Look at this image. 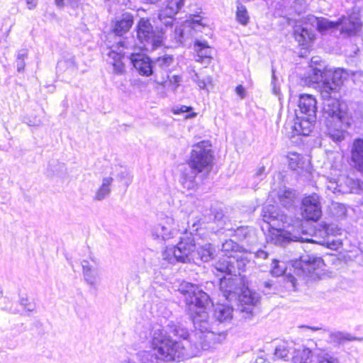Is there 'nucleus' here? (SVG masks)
Listing matches in <instances>:
<instances>
[{
	"mask_svg": "<svg viewBox=\"0 0 363 363\" xmlns=\"http://www.w3.org/2000/svg\"><path fill=\"white\" fill-rule=\"evenodd\" d=\"M180 291L184 295L185 302L194 330L189 333L182 324L168 323L169 332L174 336L187 340L197 350H206L211 347L216 333L225 335V331L216 332L207 320V308L211 303L209 295L196 284L186 283L181 286Z\"/></svg>",
	"mask_w": 363,
	"mask_h": 363,
	"instance_id": "f257e3e1",
	"label": "nucleus"
},
{
	"mask_svg": "<svg viewBox=\"0 0 363 363\" xmlns=\"http://www.w3.org/2000/svg\"><path fill=\"white\" fill-rule=\"evenodd\" d=\"M186 162L188 168L182 173V184L189 190L194 189L209 177L216 163L211 142L204 140L195 143Z\"/></svg>",
	"mask_w": 363,
	"mask_h": 363,
	"instance_id": "f03ea898",
	"label": "nucleus"
},
{
	"mask_svg": "<svg viewBox=\"0 0 363 363\" xmlns=\"http://www.w3.org/2000/svg\"><path fill=\"white\" fill-rule=\"evenodd\" d=\"M220 291L226 301H237L238 309L246 319L254 316L255 308L261 301L260 294L250 287L246 276H240L235 280L222 279Z\"/></svg>",
	"mask_w": 363,
	"mask_h": 363,
	"instance_id": "7ed1b4c3",
	"label": "nucleus"
},
{
	"mask_svg": "<svg viewBox=\"0 0 363 363\" xmlns=\"http://www.w3.org/2000/svg\"><path fill=\"white\" fill-rule=\"evenodd\" d=\"M154 353L143 350L136 354L139 363H164L174 361L179 357L184 346L179 341L173 340L163 329L155 330L151 338Z\"/></svg>",
	"mask_w": 363,
	"mask_h": 363,
	"instance_id": "20e7f679",
	"label": "nucleus"
},
{
	"mask_svg": "<svg viewBox=\"0 0 363 363\" xmlns=\"http://www.w3.org/2000/svg\"><path fill=\"white\" fill-rule=\"evenodd\" d=\"M344 74L343 70H337L335 73L328 74L333 79V82L328 80L325 81L323 84L320 86V92L322 98L325 100L323 108L324 116L332 118L335 121L349 125L350 119L343 109V105L338 100L333 98V95L340 91L343 84Z\"/></svg>",
	"mask_w": 363,
	"mask_h": 363,
	"instance_id": "39448f33",
	"label": "nucleus"
},
{
	"mask_svg": "<svg viewBox=\"0 0 363 363\" xmlns=\"http://www.w3.org/2000/svg\"><path fill=\"white\" fill-rule=\"evenodd\" d=\"M188 229L190 235L187 234L180 238L179 242L172 247H167L163 252L164 259L172 263L174 262H189L194 259L196 242L194 236L201 237L202 225L201 219L189 220L187 222Z\"/></svg>",
	"mask_w": 363,
	"mask_h": 363,
	"instance_id": "423d86ee",
	"label": "nucleus"
},
{
	"mask_svg": "<svg viewBox=\"0 0 363 363\" xmlns=\"http://www.w3.org/2000/svg\"><path fill=\"white\" fill-rule=\"evenodd\" d=\"M261 216L267 224V230L276 227H301L302 220L296 216H289L278 206L265 205L262 207Z\"/></svg>",
	"mask_w": 363,
	"mask_h": 363,
	"instance_id": "0eeeda50",
	"label": "nucleus"
},
{
	"mask_svg": "<svg viewBox=\"0 0 363 363\" xmlns=\"http://www.w3.org/2000/svg\"><path fill=\"white\" fill-rule=\"evenodd\" d=\"M164 34L162 30L156 32L149 19L142 18L137 24V38L143 45L144 50H154L160 46L163 41Z\"/></svg>",
	"mask_w": 363,
	"mask_h": 363,
	"instance_id": "6e6552de",
	"label": "nucleus"
},
{
	"mask_svg": "<svg viewBox=\"0 0 363 363\" xmlns=\"http://www.w3.org/2000/svg\"><path fill=\"white\" fill-rule=\"evenodd\" d=\"M301 213L306 220L317 222L322 216L320 196L313 193L303 197L300 206Z\"/></svg>",
	"mask_w": 363,
	"mask_h": 363,
	"instance_id": "1a4fd4ad",
	"label": "nucleus"
},
{
	"mask_svg": "<svg viewBox=\"0 0 363 363\" xmlns=\"http://www.w3.org/2000/svg\"><path fill=\"white\" fill-rule=\"evenodd\" d=\"M301 227H276L267 230L266 235L267 242L275 245L284 246L294 241L296 236L294 233L299 232Z\"/></svg>",
	"mask_w": 363,
	"mask_h": 363,
	"instance_id": "9d476101",
	"label": "nucleus"
},
{
	"mask_svg": "<svg viewBox=\"0 0 363 363\" xmlns=\"http://www.w3.org/2000/svg\"><path fill=\"white\" fill-rule=\"evenodd\" d=\"M212 272L216 277L219 278V285L222 279H238L236 276L235 267L233 266V262L231 260V256H223L219 258L217 261L212 264Z\"/></svg>",
	"mask_w": 363,
	"mask_h": 363,
	"instance_id": "9b49d317",
	"label": "nucleus"
},
{
	"mask_svg": "<svg viewBox=\"0 0 363 363\" xmlns=\"http://www.w3.org/2000/svg\"><path fill=\"white\" fill-rule=\"evenodd\" d=\"M298 106L300 117L306 122L312 124L316 120L317 101L311 94H303L299 96Z\"/></svg>",
	"mask_w": 363,
	"mask_h": 363,
	"instance_id": "f8f14e48",
	"label": "nucleus"
},
{
	"mask_svg": "<svg viewBox=\"0 0 363 363\" xmlns=\"http://www.w3.org/2000/svg\"><path fill=\"white\" fill-rule=\"evenodd\" d=\"M151 3H156L160 0H149ZM164 7L159 14L160 21L167 27L173 22V17L179 12L184 5V0H164Z\"/></svg>",
	"mask_w": 363,
	"mask_h": 363,
	"instance_id": "ddd939ff",
	"label": "nucleus"
},
{
	"mask_svg": "<svg viewBox=\"0 0 363 363\" xmlns=\"http://www.w3.org/2000/svg\"><path fill=\"white\" fill-rule=\"evenodd\" d=\"M200 16H195L191 21H186L180 28L175 30V38L177 41L182 42L189 36L192 35V30H199V28L204 26Z\"/></svg>",
	"mask_w": 363,
	"mask_h": 363,
	"instance_id": "4468645a",
	"label": "nucleus"
},
{
	"mask_svg": "<svg viewBox=\"0 0 363 363\" xmlns=\"http://www.w3.org/2000/svg\"><path fill=\"white\" fill-rule=\"evenodd\" d=\"M233 236L245 244L247 246H253L257 242L255 228L248 225H240L236 228L232 229Z\"/></svg>",
	"mask_w": 363,
	"mask_h": 363,
	"instance_id": "2eb2a0df",
	"label": "nucleus"
},
{
	"mask_svg": "<svg viewBox=\"0 0 363 363\" xmlns=\"http://www.w3.org/2000/svg\"><path fill=\"white\" fill-rule=\"evenodd\" d=\"M82 267L83 269V275L85 281L89 286V292L94 296L97 295V279H98V272L97 269L93 268L90 265L89 261L84 259L82 262Z\"/></svg>",
	"mask_w": 363,
	"mask_h": 363,
	"instance_id": "dca6fc26",
	"label": "nucleus"
},
{
	"mask_svg": "<svg viewBox=\"0 0 363 363\" xmlns=\"http://www.w3.org/2000/svg\"><path fill=\"white\" fill-rule=\"evenodd\" d=\"M134 67L139 73L144 76H150L152 74L154 66L147 56L140 54H133L130 58Z\"/></svg>",
	"mask_w": 363,
	"mask_h": 363,
	"instance_id": "f3484780",
	"label": "nucleus"
},
{
	"mask_svg": "<svg viewBox=\"0 0 363 363\" xmlns=\"http://www.w3.org/2000/svg\"><path fill=\"white\" fill-rule=\"evenodd\" d=\"M351 159L355 169L363 176V138H355L351 149Z\"/></svg>",
	"mask_w": 363,
	"mask_h": 363,
	"instance_id": "a211bd4d",
	"label": "nucleus"
},
{
	"mask_svg": "<svg viewBox=\"0 0 363 363\" xmlns=\"http://www.w3.org/2000/svg\"><path fill=\"white\" fill-rule=\"evenodd\" d=\"M324 264L321 257L307 255L306 258H301L298 268L306 276H311L316 269H320Z\"/></svg>",
	"mask_w": 363,
	"mask_h": 363,
	"instance_id": "6ab92c4d",
	"label": "nucleus"
},
{
	"mask_svg": "<svg viewBox=\"0 0 363 363\" xmlns=\"http://www.w3.org/2000/svg\"><path fill=\"white\" fill-rule=\"evenodd\" d=\"M201 219V223L204 222L202 225V230L206 228V223L208 222H213L217 224L220 229L225 228L226 221L228 220V216H226L221 208H211L208 218L206 216L203 217H196L192 220Z\"/></svg>",
	"mask_w": 363,
	"mask_h": 363,
	"instance_id": "aec40b11",
	"label": "nucleus"
},
{
	"mask_svg": "<svg viewBox=\"0 0 363 363\" xmlns=\"http://www.w3.org/2000/svg\"><path fill=\"white\" fill-rule=\"evenodd\" d=\"M133 24V16L130 13H125L121 16L116 18L112 22L113 33L121 36L126 33Z\"/></svg>",
	"mask_w": 363,
	"mask_h": 363,
	"instance_id": "412c9836",
	"label": "nucleus"
},
{
	"mask_svg": "<svg viewBox=\"0 0 363 363\" xmlns=\"http://www.w3.org/2000/svg\"><path fill=\"white\" fill-rule=\"evenodd\" d=\"M280 203L288 210H296L298 203L296 191L287 188L279 193Z\"/></svg>",
	"mask_w": 363,
	"mask_h": 363,
	"instance_id": "4be33fe9",
	"label": "nucleus"
},
{
	"mask_svg": "<svg viewBox=\"0 0 363 363\" xmlns=\"http://www.w3.org/2000/svg\"><path fill=\"white\" fill-rule=\"evenodd\" d=\"M216 255V250L211 243L196 245L194 259H199L203 262L213 260Z\"/></svg>",
	"mask_w": 363,
	"mask_h": 363,
	"instance_id": "5701e85b",
	"label": "nucleus"
},
{
	"mask_svg": "<svg viewBox=\"0 0 363 363\" xmlns=\"http://www.w3.org/2000/svg\"><path fill=\"white\" fill-rule=\"evenodd\" d=\"M233 308L229 303H218L213 311V316L216 322L223 323L233 318Z\"/></svg>",
	"mask_w": 363,
	"mask_h": 363,
	"instance_id": "b1692460",
	"label": "nucleus"
},
{
	"mask_svg": "<svg viewBox=\"0 0 363 363\" xmlns=\"http://www.w3.org/2000/svg\"><path fill=\"white\" fill-rule=\"evenodd\" d=\"M107 61L113 68L116 74H123L125 72V57L121 52L110 50L108 53Z\"/></svg>",
	"mask_w": 363,
	"mask_h": 363,
	"instance_id": "393cba45",
	"label": "nucleus"
},
{
	"mask_svg": "<svg viewBox=\"0 0 363 363\" xmlns=\"http://www.w3.org/2000/svg\"><path fill=\"white\" fill-rule=\"evenodd\" d=\"M67 166L57 159H51L48 164L46 176L48 177H57L62 178L67 174Z\"/></svg>",
	"mask_w": 363,
	"mask_h": 363,
	"instance_id": "a878e982",
	"label": "nucleus"
},
{
	"mask_svg": "<svg viewBox=\"0 0 363 363\" xmlns=\"http://www.w3.org/2000/svg\"><path fill=\"white\" fill-rule=\"evenodd\" d=\"M294 37L298 44L304 48L309 47L315 40V35L312 31L298 26L294 30Z\"/></svg>",
	"mask_w": 363,
	"mask_h": 363,
	"instance_id": "bb28decb",
	"label": "nucleus"
},
{
	"mask_svg": "<svg viewBox=\"0 0 363 363\" xmlns=\"http://www.w3.org/2000/svg\"><path fill=\"white\" fill-rule=\"evenodd\" d=\"M330 342L335 345V346H340L347 342H352L355 340H359L360 339L356 336L351 335L347 332L342 331H335L329 334Z\"/></svg>",
	"mask_w": 363,
	"mask_h": 363,
	"instance_id": "cd10ccee",
	"label": "nucleus"
},
{
	"mask_svg": "<svg viewBox=\"0 0 363 363\" xmlns=\"http://www.w3.org/2000/svg\"><path fill=\"white\" fill-rule=\"evenodd\" d=\"M150 232L154 240L165 241L172 238L171 229L162 223L152 226Z\"/></svg>",
	"mask_w": 363,
	"mask_h": 363,
	"instance_id": "c85d7f7f",
	"label": "nucleus"
},
{
	"mask_svg": "<svg viewBox=\"0 0 363 363\" xmlns=\"http://www.w3.org/2000/svg\"><path fill=\"white\" fill-rule=\"evenodd\" d=\"M341 27V32L346 33L347 35L355 34L360 28V23L357 20L352 18H342L338 21Z\"/></svg>",
	"mask_w": 363,
	"mask_h": 363,
	"instance_id": "c756f323",
	"label": "nucleus"
},
{
	"mask_svg": "<svg viewBox=\"0 0 363 363\" xmlns=\"http://www.w3.org/2000/svg\"><path fill=\"white\" fill-rule=\"evenodd\" d=\"M221 250L225 253L223 256L237 255L238 252H246L242 245H239L232 239L225 240L221 244Z\"/></svg>",
	"mask_w": 363,
	"mask_h": 363,
	"instance_id": "7c9ffc66",
	"label": "nucleus"
},
{
	"mask_svg": "<svg viewBox=\"0 0 363 363\" xmlns=\"http://www.w3.org/2000/svg\"><path fill=\"white\" fill-rule=\"evenodd\" d=\"M337 70H342V69H337L333 71L332 69H325V70L323 71L320 69L317 68V67L313 68V69H311L312 76H310L311 81L313 82H321L320 86L323 84L325 81L328 80L329 82H333V79H331L330 77H329L328 75V74H329V73L330 74L335 73Z\"/></svg>",
	"mask_w": 363,
	"mask_h": 363,
	"instance_id": "2f4dec72",
	"label": "nucleus"
},
{
	"mask_svg": "<svg viewBox=\"0 0 363 363\" xmlns=\"http://www.w3.org/2000/svg\"><path fill=\"white\" fill-rule=\"evenodd\" d=\"M294 352V363H313V355L311 349L303 347L302 350H296Z\"/></svg>",
	"mask_w": 363,
	"mask_h": 363,
	"instance_id": "473e14b6",
	"label": "nucleus"
},
{
	"mask_svg": "<svg viewBox=\"0 0 363 363\" xmlns=\"http://www.w3.org/2000/svg\"><path fill=\"white\" fill-rule=\"evenodd\" d=\"M113 179L111 177H106L103 178L102 183L97 191L96 192L95 199L101 201L111 192V186Z\"/></svg>",
	"mask_w": 363,
	"mask_h": 363,
	"instance_id": "72a5a7b5",
	"label": "nucleus"
},
{
	"mask_svg": "<svg viewBox=\"0 0 363 363\" xmlns=\"http://www.w3.org/2000/svg\"><path fill=\"white\" fill-rule=\"evenodd\" d=\"M231 260L232 262H233V266L235 267L237 277L238 274H239L240 277L242 276L241 273L245 272L247 264L250 261V259L244 254L240 256L231 255Z\"/></svg>",
	"mask_w": 363,
	"mask_h": 363,
	"instance_id": "f704fd0d",
	"label": "nucleus"
},
{
	"mask_svg": "<svg viewBox=\"0 0 363 363\" xmlns=\"http://www.w3.org/2000/svg\"><path fill=\"white\" fill-rule=\"evenodd\" d=\"M288 166L291 171L302 169L304 165V160L301 154L297 152H291L287 157Z\"/></svg>",
	"mask_w": 363,
	"mask_h": 363,
	"instance_id": "c9c22d12",
	"label": "nucleus"
},
{
	"mask_svg": "<svg viewBox=\"0 0 363 363\" xmlns=\"http://www.w3.org/2000/svg\"><path fill=\"white\" fill-rule=\"evenodd\" d=\"M195 50L199 57L196 60L199 62L201 61L203 58L211 57L212 54V49L208 46L206 41L196 40L195 42Z\"/></svg>",
	"mask_w": 363,
	"mask_h": 363,
	"instance_id": "e433bc0d",
	"label": "nucleus"
},
{
	"mask_svg": "<svg viewBox=\"0 0 363 363\" xmlns=\"http://www.w3.org/2000/svg\"><path fill=\"white\" fill-rule=\"evenodd\" d=\"M154 69H166L173 63V57L169 55H164L162 57H157L153 61Z\"/></svg>",
	"mask_w": 363,
	"mask_h": 363,
	"instance_id": "4c0bfd02",
	"label": "nucleus"
},
{
	"mask_svg": "<svg viewBox=\"0 0 363 363\" xmlns=\"http://www.w3.org/2000/svg\"><path fill=\"white\" fill-rule=\"evenodd\" d=\"M340 26V22L330 21L325 18L317 19V29L320 33L326 32L333 28H336Z\"/></svg>",
	"mask_w": 363,
	"mask_h": 363,
	"instance_id": "58836bf2",
	"label": "nucleus"
},
{
	"mask_svg": "<svg viewBox=\"0 0 363 363\" xmlns=\"http://www.w3.org/2000/svg\"><path fill=\"white\" fill-rule=\"evenodd\" d=\"M236 18L237 20L242 25H246L249 20V16L247 15V11L246 8L240 4H238L237 6V12H236Z\"/></svg>",
	"mask_w": 363,
	"mask_h": 363,
	"instance_id": "ea45409f",
	"label": "nucleus"
},
{
	"mask_svg": "<svg viewBox=\"0 0 363 363\" xmlns=\"http://www.w3.org/2000/svg\"><path fill=\"white\" fill-rule=\"evenodd\" d=\"M289 352L286 346L284 345H278L274 349V355L278 359L287 361L289 359Z\"/></svg>",
	"mask_w": 363,
	"mask_h": 363,
	"instance_id": "a19ab883",
	"label": "nucleus"
},
{
	"mask_svg": "<svg viewBox=\"0 0 363 363\" xmlns=\"http://www.w3.org/2000/svg\"><path fill=\"white\" fill-rule=\"evenodd\" d=\"M19 304L24 308L28 316H30V313L34 311L35 309V303L34 302H30L27 296L21 297Z\"/></svg>",
	"mask_w": 363,
	"mask_h": 363,
	"instance_id": "79ce46f5",
	"label": "nucleus"
},
{
	"mask_svg": "<svg viewBox=\"0 0 363 363\" xmlns=\"http://www.w3.org/2000/svg\"><path fill=\"white\" fill-rule=\"evenodd\" d=\"M117 179L120 182H123L124 186L127 188L132 182V177L128 170L121 171L117 174Z\"/></svg>",
	"mask_w": 363,
	"mask_h": 363,
	"instance_id": "37998d69",
	"label": "nucleus"
},
{
	"mask_svg": "<svg viewBox=\"0 0 363 363\" xmlns=\"http://www.w3.org/2000/svg\"><path fill=\"white\" fill-rule=\"evenodd\" d=\"M317 363H340L338 358L328 353L323 354L318 357Z\"/></svg>",
	"mask_w": 363,
	"mask_h": 363,
	"instance_id": "c03bdc74",
	"label": "nucleus"
},
{
	"mask_svg": "<svg viewBox=\"0 0 363 363\" xmlns=\"http://www.w3.org/2000/svg\"><path fill=\"white\" fill-rule=\"evenodd\" d=\"M284 272V269L279 264L278 261H274L272 262V266L270 269V274L272 277H279L283 275Z\"/></svg>",
	"mask_w": 363,
	"mask_h": 363,
	"instance_id": "a18cd8bd",
	"label": "nucleus"
},
{
	"mask_svg": "<svg viewBox=\"0 0 363 363\" xmlns=\"http://www.w3.org/2000/svg\"><path fill=\"white\" fill-rule=\"evenodd\" d=\"M182 80L181 77L178 75H173L169 77V81L166 82L167 86H169L171 89L174 91L179 86V83Z\"/></svg>",
	"mask_w": 363,
	"mask_h": 363,
	"instance_id": "49530a36",
	"label": "nucleus"
},
{
	"mask_svg": "<svg viewBox=\"0 0 363 363\" xmlns=\"http://www.w3.org/2000/svg\"><path fill=\"white\" fill-rule=\"evenodd\" d=\"M192 79L198 84L199 88L202 89H206L207 84H210L211 82L210 77H207L205 79H200L198 74L196 72H194V74L192 77Z\"/></svg>",
	"mask_w": 363,
	"mask_h": 363,
	"instance_id": "de8ad7c7",
	"label": "nucleus"
},
{
	"mask_svg": "<svg viewBox=\"0 0 363 363\" xmlns=\"http://www.w3.org/2000/svg\"><path fill=\"white\" fill-rule=\"evenodd\" d=\"M192 108L191 107H187L186 106H182L180 108H176L174 110V114H179L182 113H185L191 111Z\"/></svg>",
	"mask_w": 363,
	"mask_h": 363,
	"instance_id": "09e8293b",
	"label": "nucleus"
},
{
	"mask_svg": "<svg viewBox=\"0 0 363 363\" xmlns=\"http://www.w3.org/2000/svg\"><path fill=\"white\" fill-rule=\"evenodd\" d=\"M33 326L34 328H35L36 329L39 330V335H43V323L39 320H35L33 323Z\"/></svg>",
	"mask_w": 363,
	"mask_h": 363,
	"instance_id": "8fccbe9b",
	"label": "nucleus"
},
{
	"mask_svg": "<svg viewBox=\"0 0 363 363\" xmlns=\"http://www.w3.org/2000/svg\"><path fill=\"white\" fill-rule=\"evenodd\" d=\"M235 92L241 99L245 96V91L242 85H239L236 87Z\"/></svg>",
	"mask_w": 363,
	"mask_h": 363,
	"instance_id": "3c124183",
	"label": "nucleus"
},
{
	"mask_svg": "<svg viewBox=\"0 0 363 363\" xmlns=\"http://www.w3.org/2000/svg\"><path fill=\"white\" fill-rule=\"evenodd\" d=\"M27 57L28 51L25 49H23L18 51L16 59H19L24 61V60L26 59Z\"/></svg>",
	"mask_w": 363,
	"mask_h": 363,
	"instance_id": "603ef678",
	"label": "nucleus"
},
{
	"mask_svg": "<svg viewBox=\"0 0 363 363\" xmlns=\"http://www.w3.org/2000/svg\"><path fill=\"white\" fill-rule=\"evenodd\" d=\"M16 67L18 72L23 71L25 68V62L23 60L16 59Z\"/></svg>",
	"mask_w": 363,
	"mask_h": 363,
	"instance_id": "864d4df0",
	"label": "nucleus"
},
{
	"mask_svg": "<svg viewBox=\"0 0 363 363\" xmlns=\"http://www.w3.org/2000/svg\"><path fill=\"white\" fill-rule=\"evenodd\" d=\"M26 1L29 9H35L38 4V0H26Z\"/></svg>",
	"mask_w": 363,
	"mask_h": 363,
	"instance_id": "5fc2aeb1",
	"label": "nucleus"
},
{
	"mask_svg": "<svg viewBox=\"0 0 363 363\" xmlns=\"http://www.w3.org/2000/svg\"><path fill=\"white\" fill-rule=\"evenodd\" d=\"M273 285H274V281L272 280H267V281H264V283H263V286H264V288L269 289H272Z\"/></svg>",
	"mask_w": 363,
	"mask_h": 363,
	"instance_id": "6e6d98bb",
	"label": "nucleus"
},
{
	"mask_svg": "<svg viewBox=\"0 0 363 363\" xmlns=\"http://www.w3.org/2000/svg\"><path fill=\"white\" fill-rule=\"evenodd\" d=\"M289 281L291 283L293 287H296L297 284V279L294 276L288 277Z\"/></svg>",
	"mask_w": 363,
	"mask_h": 363,
	"instance_id": "4d7b16f0",
	"label": "nucleus"
},
{
	"mask_svg": "<svg viewBox=\"0 0 363 363\" xmlns=\"http://www.w3.org/2000/svg\"><path fill=\"white\" fill-rule=\"evenodd\" d=\"M257 254V257H262L263 258H267L268 256V254L265 251L262 250H258Z\"/></svg>",
	"mask_w": 363,
	"mask_h": 363,
	"instance_id": "13d9d810",
	"label": "nucleus"
},
{
	"mask_svg": "<svg viewBox=\"0 0 363 363\" xmlns=\"http://www.w3.org/2000/svg\"><path fill=\"white\" fill-rule=\"evenodd\" d=\"M264 167H260L256 172L255 176L257 177H262L264 174Z\"/></svg>",
	"mask_w": 363,
	"mask_h": 363,
	"instance_id": "bf43d9fd",
	"label": "nucleus"
},
{
	"mask_svg": "<svg viewBox=\"0 0 363 363\" xmlns=\"http://www.w3.org/2000/svg\"><path fill=\"white\" fill-rule=\"evenodd\" d=\"M55 4L60 7L62 8L65 5L64 0H55Z\"/></svg>",
	"mask_w": 363,
	"mask_h": 363,
	"instance_id": "052dcab7",
	"label": "nucleus"
},
{
	"mask_svg": "<svg viewBox=\"0 0 363 363\" xmlns=\"http://www.w3.org/2000/svg\"><path fill=\"white\" fill-rule=\"evenodd\" d=\"M67 1L72 7H74L77 5L78 2L80 0H67Z\"/></svg>",
	"mask_w": 363,
	"mask_h": 363,
	"instance_id": "680f3d73",
	"label": "nucleus"
},
{
	"mask_svg": "<svg viewBox=\"0 0 363 363\" xmlns=\"http://www.w3.org/2000/svg\"><path fill=\"white\" fill-rule=\"evenodd\" d=\"M333 139V140L336 143H340L342 142L345 138H337V137H335V138H331Z\"/></svg>",
	"mask_w": 363,
	"mask_h": 363,
	"instance_id": "e2e57ef3",
	"label": "nucleus"
},
{
	"mask_svg": "<svg viewBox=\"0 0 363 363\" xmlns=\"http://www.w3.org/2000/svg\"><path fill=\"white\" fill-rule=\"evenodd\" d=\"M196 116V113L191 112V113L186 115L185 117H186V118H191L195 117Z\"/></svg>",
	"mask_w": 363,
	"mask_h": 363,
	"instance_id": "0e129e2a",
	"label": "nucleus"
},
{
	"mask_svg": "<svg viewBox=\"0 0 363 363\" xmlns=\"http://www.w3.org/2000/svg\"><path fill=\"white\" fill-rule=\"evenodd\" d=\"M126 363H135L134 360L128 359V362Z\"/></svg>",
	"mask_w": 363,
	"mask_h": 363,
	"instance_id": "69168bd1",
	"label": "nucleus"
},
{
	"mask_svg": "<svg viewBox=\"0 0 363 363\" xmlns=\"http://www.w3.org/2000/svg\"><path fill=\"white\" fill-rule=\"evenodd\" d=\"M311 329H312L313 330H317V328H315V327L311 328Z\"/></svg>",
	"mask_w": 363,
	"mask_h": 363,
	"instance_id": "338daca9",
	"label": "nucleus"
},
{
	"mask_svg": "<svg viewBox=\"0 0 363 363\" xmlns=\"http://www.w3.org/2000/svg\"><path fill=\"white\" fill-rule=\"evenodd\" d=\"M307 135V133H303L302 134V136H306Z\"/></svg>",
	"mask_w": 363,
	"mask_h": 363,
	"instance_id": "774afa93",
	"label": "nucleus"
}]
</instances>
